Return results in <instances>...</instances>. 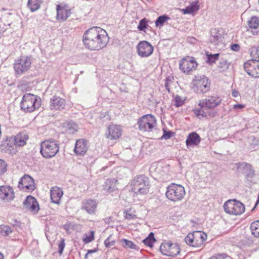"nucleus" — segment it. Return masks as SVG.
<instances>
[{"label":"nucleus","instance_id":"obj_1","mask_svg":"<svg viewBox=\"0 0 259 259\" xmlns=\"http://www.w3.org/2000/svg\"><path fill=\"white\" fill-rule=\"evenodd\" d=\"M82 41L84 47L92 51L100 50L109 41L107 32L99 27H92L84 32Z\"/></svg>","mask_w":259,"mask_h":259},{"label":"nucleus","instance_id":"obj_2","mask_svg":"<svg viewBox=\"0 0 259 259\" xmlns=\"http://www.w3.org/2000/svg\"><path fill=\"white\" fill-rule=\"evenodd\" d=\"M59 149V142L52 139H49L41 143L40 153L44 158H51L57 154Z\"/></svg>","mask_w":259,"mask_h":259},{"label":"nucleus","instance_id":"obj_3","mask_svg":"<svg viewBox=\"0 0 259 259\" xmlns=\"http://www.w3.org/2000/svg\"><path fill=\"white\" fill-rule=\"evenodd\" d=\"M149 186V179L144 175L136 176L131 183V190L136 194L147 193Z\"/></svg>","mask_w":259,"mask_h":259},{"label":"nucleus","instance_id":"obj_4","mask_svg":"<svg viewBox=\"0 0 259 259\" xmlns=\"http://www.w3.org/2000/svg\"><path fill=\"white\" fill-rule=\"evenodd\" d=\"M41 106L40 98L30 93H26L23 96L21 102V109L26 112H32Z\"/></svg>","mask_w":259,"mask_h":259},{"label":"nucleus","instance_id":"obj_5","mask_svg":"<svg viewBox=\"0 0 259 259\" xmlns=\"http://www.w3.org/2000/svg\"><path fill=\"white\" fill-rule=\"evenodd\" d=\"M137 125L140 131L152 132L157 126L156 117L152 114L144 115L138 119Z\"/></svg>","mask_w":259,"mask_h":259},{"label":"nucleus","instance_id":"obj_6","mask_svg":"<svg viewBox=\"0 0 259 259\" xmlns=\"http://www.w3.org/2000/svg\"><path fill=\"white\" fill-rule=\"evenodd\" d=\"M166 197L174 202L181 200L185 195L184 187L181 185L172 183L167 187Z\"/></svg>","mask_w":259,"mask_h":259},{"label":"nucleus","instance_id":"obj_7","mask_svg":"<svg viewBox=\"0 0 259 259\" xmlns=\"http://www.w3.org/2000/svg\"><path fill=\"white\" fill-rule=\"evenodd\" d=\"M207 235L202 231H194L189 233L185 238L186 243L189 246L198 247L203 244L207 239Z\"/></svg>","mask_w":259,"mask_h":259},{"label":"nucleus","instance_id":"obj_8","mask_svg":"<svg viewBox=\"0 0 259 259\" xmlns=\"http://www.w3.org/2000/svg\"><path fill=\"white\" fill-rule=\"evenodd\" d=\"M224 211L228 214L238 215L242 214L245 209L244 205L236 200H228L224 204Z\"/></svg>","mask_w":259,"mask_h":259},{"label":"nucleus","instance_id":"obj_9","mask_svg":"<svg viewBox=\"0 0 259 259\" xmlns=\"http://www.w3.org/2000/svg\"><path fill=\"white\" fill-rule=\"evenodd\" d=\"M193 90L197 93H206L210 89V81L204 75L196 76L192 81Z\"/></svg>","mask_w":259,"mask_h":259},{"label":"nucleus","instance_id":"obj_10","mask_svg":"<svg viewBox=\"0 0 259 259\" xmlns=\"http://www.w3.org/2000/svg\"><path fill=\"white\" fill-rule=\"evenodd\" d=\"M32 63L30 57L21 56L16 59L14 64V68L17 74H22L29 70Z\"/></svg>","mask_w":259,"mask_h":259},{"label":"nucleus","instance_id":"obj_11","mask_svg":"<svg viewBox=\"0 0 259 259\" xmlns=\"http://www.w3.org/2000/svg\"><path fill=\"white\" fill-rule=\"evenodd\" d=\"M160 251L161 253L166 256L174 257L180 252V247L177 243L170 242H163L160 246Z\"/></svg>","mask_w":259,"mask_h":259},{"label":"nucleus","instance_id":"obj_12","mask_svg":"<svg viewBox=\"0 0 259 259\" xmlns=\"http://www.w3.org/2000/svg\"><path fill=\"white\" fill-rule=\"evenodd\" d=\"M138 55L141 58H148L153 53L154 48L148 41H140L136 47Z\"/></svg>","mask_w":259,"mask_h":259},{"label":"nucleus","instance_id":"obj_13","mask_svg":"<svg viewBox=\"0 0 259 259\" xmlns=\"http://www.w3.org/2000/svg\"><path fill=\"white\" fill-rule=\"evenodd\" d=\"M179 66L184 73L189 74L196 69L198 64L194 57L187 56L180 61Z\"/></svg>","mask_w":259,"mask_h":259},{"label":"nucleus","instance_id":"obj_14","mask_svg":"<svg viewBox=\"0 0 259 259\" xmlns=\"http://www.w3.org/2000/svg\"><path fill=\"white\" fill-rule=\"evenodd\" d=\"M239 172L245 175V178L249 180L255 176V170L252 165L245 162H239L234 164Z\"/></svg>","mask_w":259,"mask_h":259},{"label":"nucleus","instance_id":"obj_15","mask_svg":"<svg viewBox=\"0 0 259 259\" xmlns=\"http://www.w3.org/2000/svg\"><path fill=\"white\" fill-rule=\"evenodd\" d=\"M246 72L252 77H259V60L255 59L246 62L244 64Z\"/></svg>","mask_w":259,"mask_h":259},{"label":"nucleus","instance_id":"obj_16","mask_svg":"<svg viewBox=\"0 0 259 259\" xmlns=\"http://www.w3.org/2000/svg\"><path fill=\"white\" fill-rule=\"evenodd\" d=\"M18 188L22 191L32 192L35 188L33 179L28 175H24L19 180Z\"/></svg>","mask_w":259,"mask_h":259},{"label":"nucleus","instance_id":"obj_17","mask_svg":"<svg viewBox=\"0 0 259 259\" xmlns=\"http://www.w3.org/2000/svg\"><path fill=\"white\" fill-rule=\"evenodd\" d=\"M122 133V130L120 125L111 124L107 127L105 136L110 140H115L121 136Z\"/></svg>","mask_w":259,"mask_h":259},{"label":"nucleus","instance_id":"obj_18","mask_svg":"<svg viewBox=\"0 0 259 259\" xmlns=\"http://www.w3.org/2000/svg\"><path fill=\"white\" fill-rule=\"evenodd\" d=\"M15 198L14 190L10 186H0V200L4 202H10Z\"/></svg>","mask_w":259,"mask_h":259},{"label":"nucleus","instance_id":"obj_19","mask_svg":"<svg viewBox=\"0 0 259 259\" xmlns=\"http://www.w3.org/2000/svg\"><path fill=\"white\" fill-rule=\"evenodd\" d=\"M221 102L222 99L218 96H209L204 100H200L198 105H201V106H205L206 108L210 109L218 106Z\"/></svg>","mask_w":259,"mask_h":259},{"label":"nucleus","instance_id":"obj_20","mask_svg":"<svg viewBox=\"0 0 259 259\" xmlns=\"http://www.w3.org/2000/svg\"><path fill=\"white\" fill-rule=\"evenodd\" d=\"M24 207L30 212L36 213L39 209V205L36 199L32 196H28L23 202Z\"/></svg>","mask_w":259,"mask_h":259},{"label":"nucleus","instance_id":"obj_21","mask_svg":"<svg viewBox=\"0 0 259 259\" xmlns=\"http://www.w3.org/2000/svg\"><path fill=\"white\" fill-rule=\"evenodd\" d=\"M97 206L98 202L96 200L87 199L82 201L81 209L90 214H93L96 212Z\"/></svg>","mask_w":259,"mask_h":259},{"label":"nucleus","instance_id":"obj_22","mask_svg":"<svg viewBox=\"0 0 259 259\" xmlns=\"http://www.w3.org/2000/svg\"><path fill=\"white\" fill-rule=\"evenodd\" d=\"M89 146L87 141L80 139L76 141L74 152L76 155H83L87 151Z\"/></svg>","mask_w":259,"mask_h":259},{"label":"nucleus","instance_id":"obj_23","mask_svg":"<svg viewBox=\"0 0 259 259\" xmlns=\"http://www.w3.org/2000/svg\"><path fill=\"white\" fill-rule=\"evenodd\" d=\"M50 107L51 110H62L66 105V102L63 98L54 96L50 101Z\"/></svg>","mask_w":259,"mask_h":259},{"label":"nucleus","instance_id":"obj_24","mask_svg":"<svg viewBox=\"0 0 259 259\" xmlns=\"http://www.w3.org/2000/svg\"><path fill=\"white\" fill-rule=\"evenodd\" d=\"M63 195V190L58 187H53L50 190L51 201L54 203L59 204Z\"/></svg>","mask_w":259,"mask_h":259},{"label":"nucleus","instance_id":"obj_25","mask_svg":"<svg viewBox=\"0 0 259 259\" xmlns=\"http://www.w3.org/2000/svg\"><path fill=\"white\" fill-rule=\"evenodd\" d=\"M64 132L67 134H73L77 132L79 129L78 125L72 120L66 121L62 124Z\"/></svg>","mask_w":259,"mask_h":259},{"label":"nucleus","instance_id":"obj_26","mask_svg":"<svg viewBox=\"0 0 259 259\" xmlns=\"http://www.w3.org/2000/svg\"><path fill=\"white\" fill-rule=\"evenodd\" d=\"M201 142V138L196 132L189 134L186 141V144L188 147L197 146Z\"/></svg>","mask_w":259,"mask_h":259},{"label":"nucleus","instance_id":"obj_27","mask_svg":"<svg viewBox=\"0 0 259 259\" xmlns=\"http://www.w3.org/2000/svg\"><path fill=\"white\" fill-rule=\"evenodd\" d=\"M29 136L26 132H21L14 138V144L19 147L24 146L26 144Z\"/></svg>","mask_w":259,"mask_h":259},{"label":"nucleus","instance_id":"obj_28","mask_svg":"<svg viewBox=\"0 0 259 259\" xmlns=\"http://www.w3.org/2000/svg\"><path fill=\"white\" fill-rule=\"evenodd\" d=\"M117 180L115 178L108 179L103 185V190L107 193H111L116 189Z\"/></svg>","mask_w":259,"mask_h":259},{"label":"nucleus","instance_id":"obj_29","mask_svg":"<svg viewBox=\"0 0 259 259\" xmlns=\"http://www.w3.org/2000/svg\"><path fill=\"white\" fill-rule=\"evenodd\" d=\"M249 28L251 30V32L253 35H256L259 33V18L257 17H252L248 21Z\"/></svg>","mask_w":259,"mask_h":259},{"label":"nucleus","instance_id":"obj_30","mask_svg":"<svg viewBox=\"0 0 259 259\" xmlns=\"http://www.w3.org/2000/svg\"><path fill=\"white\" fill-rule=\"evenodd\" d=\"M56 10L57 12V19L58 20L65 21L70 16V11L61 7L60 5L57 6Z\"/></svg>","mask_w":259,"mask_h":259},{"label":"nucleus","instance_id":"obj_31","mask_svg":"<svg viewBox=\"0 0 259 259\" xmlns=\"http://www.w3.org/2000/svg\"><path fill=\"white\" fill-rule=\"evenodd\" d=\"M223 38V34H221L217 29H213L210 31V36L209 37V41L214 45H218L220 42L222 41Z\"/></svg>","mask_w":259,"mask_h":259},{"label":"nucleus","instance_id":"obj_32","mask_svg":"<svg viewBox=\"0 0 259 259\" xmlns=\"http://www.w3.org/2000/svg\"><path fill=\"white\" fill-rule=\"evenodd\" d=\"M200 9L199 1L195 0L190 3V5L187 6L185 9H181L184 14H191L197 12Z\"/></svg>","mask_w":259,"mask_h":259},{"label":"nucleus","instance_id":"obj_33","mask_svg":"<svg viewBox=\"0 0 259 259\" xmlns=\"http://www.w3.org/2000/svg\"><path fill=\"white\" fill-rule=\"evenodd\" d=\"M199 108H195L193 110L194 114L199 119L202 118L206 117L208 114V109L205 106H201L198 105Z\"/></svg>","mask_w":259,"mask_h":259},{"label":"nucleus","instance_id":"obj_34","mask_svg":"<svg viewBox=\"0 0 259 259\" xmlns=\"http://www.w3.org/2000/svg\"><path fill=\"white\" fill-rule=\"evenodd\" d=\"M42 3V0H28L27 7L31 12H34L38 10Z\"/></svg>","mask_w":259,"mask_h":259},{"label":"nucleus","instance_id":"obj_35","mask_svg":"<svg viewBox=\"0 0 259 259\" xmlns=\"http://www.w3.org/2000/svg\"><path fill=\"white\" fill-rule=\"evenodd\" d=\"M122 245L124 248H128L130 249H133L136 250L139 249L138 247L133 242L126 239H122L121 240Z\"/></svg>","mask_w":259,"mask_h":259},{"label":"nucleus","instance_id":"obj_36","mask_svg":"<svg viewBox=\"0 0 259 259\" xmlns=\"http://www.w3.org/2000/svg\"><path fill=\"white\" fill-rule=\"evenodd\" d=\"M250 228L252 234L256 237H259V220L252 223Z\"/></svg>","mask_w":259,"mask_h":259},{"label":"nucleus","instance_id":"obj_37","mask_svg":"<svg viewBox=\"0 0 259 259\" xmlns=\"http://www.w3.org/2000/svg\"><path fill=\"white\" fill-rule=\"evenodd\" d=\"M149 20H148L146 18H143L141 19L138 25L137 28L139 31H143L144 32H146V29L149 27L148 22Z\"/></svg>","mask_w":259,"mask_h":259},{"label":"nucleus","instance_id":"obj_38","mask_svg":"<svg viewBox=\"0 0 259 259\" xmlns=\"http://www.w3.org/2000/svg\"><path fill=\"white\" fill-rule=\"evenodd\" d=\"M156 241V240L154 238V233L151 232L148 236L143 240V243L147 246L152 247L153 246V244L154 242Z\"/></svg>","mask_w":259,"mask_h":259},{"label":"nucleus","instance_id":"obj_39","mask_svg":"<svg viewBox=\"0 0 259 259\" xmlns=\"http://www.w3.org/2000/svg\"><path fill=\"white\" fill-rule=\"evenodd\" d=\"M168 19H169V17L166 15H163L159 16L155 21L156 26L161 27L164 25V23Z\"/></svg>","mask_w":259,"mask_h":259},{"label":"nucleus","instance_id":"obj_40","mask_svg":"<svg viewBox=\"0 0 259 259\" xmlns=\"http://www.w3.org/2000/svg\"><path fill=\"white\" fill-rule=\"evenodd\" d=\"M12 229L8 226H0V233L4 236H8L12 233Z\"/></svg>","mask_w":259,"mask_h":259},{"label":"nucleus","instance_id":"obj_41","mask_svg":"<svg viewBox=\"0 0 259 259\" xmlns=\"http://www.w3.org/2000/svg\"><path fill=\"white\" fill-rule=\"evenodd\" d=\"M219 53L207 55V62L209 64L215 63L219 59Z\"/></svg>","mask_w":259,"mask_h":259},{"label":"nucleus","instance_id":"obj_42","mask_svg":"<svg viewBox=\"0 0 259 259\" xmlns=\"http://www.w3.org/2000/svg\"><path fill=\"white\" fill-rule=\"evenodd\" d=\"M173 101L174 105L177 107H181L184 104V100L179 95H176Z\"/></svg>","mask_w":259,"mask_h":259},{"label":"nucleus","instance_id":"obj_43","mask_svg":"<svg viewBox=\"0 0 259 259\" xmlns=\"http://www.w3.org/2000/svg\"><path fill=\"white\" fill-rule=\"evenodd\" d=\"M250 55L255 59L259 60V47L254 46L251 48Z\"/></svg>","mask_w":259,"mask_h":259},{"label":"nucleus","instance_id":"obj_44","mask_svg":"<svg viewBox=\"0 0 259 259\" xmlns=\"http://www.w3.org/2000/svg\"><path fill=\"white\" fill-rule=\"evenodd\" d=\"M7 170V164L5 161L0 159V176H3Z\"/></svg>","mask_w":259,"mask_h":259},{"label":"nucleus","instance_id":"obj_45","mask_svg":"<svg viewBox=\"0 0 259 259\" xmlns=\"http://www.w3.org/2000/svg\"><path fill=\"white\" fill-rule=\"evenodd\" d=\"M229 64L228 63L227 60L225 59H221L220 60L218 67L221 68V71H224L227 69L229 67Z\"/></svg>","mask_w":259,"mask_h":259},{"label":"nucleus","instance_id":"obj_46","mask_svg":"<svg viewBox=\"0 0 259 259\" xmlns=\"http://www.w3.org/2000/svg\"><path fill=\"white\" fill-rule=\"evenodd\" d=\"M174 134V133L170 131H166L165 130H163V134L162 137H161V139H165L167 140L170 139L172 135Z\"/></svg>","mask_w":259,"mask_h":259},{"label":"nucleus","instance_id":"obj_47","mask_svg":"<svg viewBox=\"0 0 259 259\" xmlns=\"http://www.w3.org/2000/svg\"><path fill=\"white\" fill-rule=\"evenodd\" d=\"M94 239V232L91 231V234L89 235H86L85 237L83 238V241L86 243H90L92 242Z\"/></svg>","mask_w":259,"mask_h":259},{"label":"nucleus","instance_id":"obj_48","mask_svg":"<svg viewBox=\"0 0 259 259\" xmlns=\"http://www.w3.org/2000/svg\"><path fill=\"white\" fill-rule=\"evenodd\" d=\"M111 235L109 236L105 241H104V245L106 248H109L111 246L114 245L115 244V241L114 240L110 241V239L111 237Z\"/></svg>","mask_w":259,"mask_h":259},{"label":"nucleus","instance_id":"obj_49","mask_svg":"<svg viewBox=\"0 0 259 259\" xmlns=\"http://www.w3.org/2000/svg\"><path fill=\"white\" fill-rule=\"evenodd\" d=\"M65 246V240L63 239H62L59 241V243L58 244V247H59L58 252L60 254H61L62 253L63 250L64 249Z\"/></svg>","mask_w":259,"mask_h":259},{"label":"nucleus","instance_id":"obj_50","mask_svg":"<svg viewBox=\"0 0 259 259\" xmlns=\"http://www.w3.org/2000/svg\"><path fill=\"white\" fill-rule=\"evenodd\" d=\"M125 215L124 216L125 219L127 220H131L133 219H136L137 217L136 215L133 214L132 213H130L128 210H127L125 212Z\"/></svg>","mask_w":259,"mask_h":259},{"label":"nucleus","instance_id":"obj_51","mask_svg":"<svg viewBox=\"0 0 259 259\" xmlns=\"http://www.w3.org/2000/svg\"><path fill=\"white\" fill-rule=\"evenodd\" d=\"M227 257L225 253L217 254L210 257L209 259H225Z\"/></svg>","mask_w":259,"mask_h":259},{"label":"nucleus","instance_id":"obj_52","mask_svg":"<svg viewBox=\"0 0 259 259\" xmlns=\"http://www.w3.org/2000/svg\"><path fill=\"white\" fill-rule=\"evenodd\" d=\"M231 49L232 50H233L234 51L238 52V51H239L240 50V47L237 44H233L231 45Z\"/></svg>","mask_w":259,"mask_h":259},{"label":"nucleus","instance_id":"obj_53","mask_svg":"<svg viewBox=\"0 0 259 259\" xmlns=\"http://www.w3.org/2000/svg\"><path fill=\"white\" fill-rule=\"evenodd\" d=\"M244 107V105H242V104H235L234 106H233V109H235V110H240L241 109H242Z\"/></svg>","mask_w":259,"mask_h":259},{"label":"nucleus","instance_id":"obj_54","mask_svg":"<svg viewBox=\"0 0 259 259\" xmlns=\"http://www.w3.org/2000/svg\"><path fill=\"white\" fill-rule=\"evenodd\" d=\"M165 88L166 90L168 92H170V89L169 88L168 80L167 79H166L165 82Z\"/></svg>","mask_w":259,"mask_h":259},{"label":"nucleus","instance_id":"obj_55","mask_svg":"<svg viewBox=\"0 0 259 259\" xmlns=\"http://www.w3.org/2000/svg\"><path fill=\"white\" fill-rule=\"evenodd\" d=\"M217 114V111H208V114L207 115H208L210 117H214Z\"/></svg>","mask_w":259,"mask_h":259},{"label":"nucleus","instance_id":"obj_56","mask_svg":"<svg viewBox=\"0 0 259 259\" xmlns=\"http://www.w3.org/2000/svg\"><path fill=\"white\" fill-rule=\"evenodd\" d=\"M96 251V249H91V250H89L88 252L85 254V258L87 259V257H88V255H89V254L90 253H92L93 252H95Z\"/></svg>","mask_w":259,"mask_h":259},{"label":"nucleus","instance_id":"obj_57","mask_svg":"<svg viewBox=\"0 0 259 259\" xmlns=\"http://www.w3.org/2000/svg\"><path fill=\"white\" fill-rule=\"evenodd\" d=\"M232 95L234 97H237L239 95V92L236 90H233L232 92Z\"/></svg>","mask_w":259,"mask_h":259},{"label":"nucleus","instance_id":"obj_58","mask_svg":"<svg viewBox=\"0 0 259 259\" xmlns=\"http://www.w3.org/2000/svg\"><path fill=\"white\" fill-rule=\"evenodd\" d=\"M258 202H259V194H258L257 200H256V203L255 204V205L253 207V208L252 209L251 211H253L255 209V207L257 206V205L258 204Z\"/></svg>","mask_w":259,"mask_h":259},{"label":"nucleus","instance_id":"obj_59","mask_svg":"<svg viewBox=\"0 0 259 259\" xmlns=\"http://www.w3.org/2000/svg\"><path fill=\"white\" fill-rule=\"evenodd\" d=\"M7 147H8V149L10 150V153H13L14 152L13 151H12L13 150V146H7Z\"/></svg>","mask_w":259,"mask_h":259},{"label":"nucleus","instance_id":"obj_60","mask_svg":"<svg viewBox=\"0 0 259 259\" xmlns=\"http://www.w3.org/2000/svg\"><path fill=\"white\" fill-rule=\"evenodd\" d=\"M0 259H4L3 254L0 252Z\"/></svg>","mask_w":259,"mask_h":259}]
</instances>
